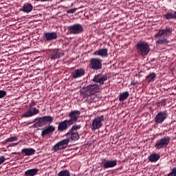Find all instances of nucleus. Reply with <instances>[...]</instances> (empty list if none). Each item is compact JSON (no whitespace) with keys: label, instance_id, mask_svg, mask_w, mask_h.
<instances>
[{"label":"nucleus","instance_id":"nucleus-1","mask_svg":"<svg viewBox=\"0 0 176 176\" xmlns=\"http://www.w3.org/2000/svg\"><path fill=\"white\" fill-rule=\"evenodd\" d=\"M69 120H65L63 122H58V131L60 133L65 131L69 126H72V124H75L78 122V120L80 118V111L79 110L72 111L69 113Z\"/></svg>","mask_w":176,"mask_h":176},{"label":"nucleus","instance_id":"nucleus-2","mask_svg":"<svg viewBox=\"0 0 176 176\" xmlns=\"http://www.w3.org/2000/svg\"><path fill=\"white\" fill-rule=\"evenodd\" d=\"M136 50L140 56H148L151 52V47L147 42L141 41L137 43Z\"/></svg>","mask_w":176,"mask_h":176},{"label":"nucleus","instance_id":"nucleus-3","mask_svg":"<svg viewBox=\"0 0 176 176\" xmlns=\"http://www.w3.org/2000/svg\"><path fill=\"white\" fill-rule=\"evenodd\" d=\"M89 69L100 71L102 69V60L98 58H93L89 63Z\"/></svg>","mask_w":176,"mask_h":176},{"label":"nucleus","instance_id":"nucleus-4","mask_svg":"<svg viewBox=\"0 0 176 176\" xmlns=\"http://www.w3.org/2000/svg\"><path fill=\"white\" fill-rule=\"evenodd\" d=\"M67 29L71 35H79L83 32V26L80 23L72 25Z\"/></svg>","mask_w":176,"mask_h":176},{"label":"nucleus","instance_id":"nucleus-5","mask_svg":"<svg viewBox=\"0 0 176 176\" xmlns=\"http://www.w3.org/2000/svg\"><path fill=\"white\" fill-rule=\"evenodd\" d=\"M105 120L104 116H100L93 120L91 124V130H98L102 127V122Z\"/></svg>","mask_w":176,"mask_h":176},{"label":"nucleus","instance_id":"nucleus-6","mask_svg":"<svg viewBox=\"0 0 176 176\" xmlns=\"http://www.w3.org/2000/svg\"><path fill=\"white\" fill-rule=\"evenodd\" d=\"M170 138L169 136L164 137L161 139H159L155 144V148H156V149L167 148V146L168 145V144H170Z\"/></svg>","mask_w":176,"mask_h":176},{"label":"nucleus","instance_id":"nucleus-7","mask_svg":"<svg viewBox=\"0 0 176 176\" xmlns=\"http://www.w3.org/2000/svg\"><path fill=\"white\" fill-rule=\"evenodd\" d=\"M167 118H168V113L167 111H160L155 116L154 122L157 124H162Z\"/></svg>","mask_w":176,"mask_h":176},{"label":"nucleus","instance_id":"nucleus-8","mask_svg":"<svg viewBox=\"0 0 176 176\" xmlns=\"http://www.w3.org/2000/svg\"><path fill=\"white\" fill-rule=\"evenodd\" d=\"M100 166L103 168H113V167L118 166V160H107V159L103 158L102 159Z\"/></svg>","mask_w":176,"mask_h":176},{"label":"nucleus","instance_id":"nucleus-9","mask_svg":"<svg viewBox=\"0 0 176 176\" xmlns=\"http://www.w3.org/2000/svg\"><path fill=\"white\" fill-rule=\"evenodd\" d=\"M71 140H69V138H66L65 140H63L58 142L54 146V149L55 152H58V151H61V149H65L67 146H68V144H69Z\"/></svg>","mask_w":176,"mask_h":176},{"label":"nucleus","instance_id":"nucleus-10","mask_svg":"<svg viewBox=\"0 0 176 176\" xmlns=\"http://www.w3.org/2000/svg\"><path fill=\"white\" fill-rule=\"evenodd\" d=\"M92 80L96 83H100V85H104V82L108 80V76L102 75V73L96 74Z\"/></svg>","mask_w":176,"mask_h":176},{"label":"nucleus","instance_id":"nucleus-11","mask_svg":"<svg viewBox=\"0 0 176 176\" xmlns=\"http://www.w3.org/2000/svg\"><path fill=\"white\" fill-rule=\"evenodd\" d=\"M100 92V85L97 84L90 85L87 87V93L89 94H95Z\"/></svg>","mask_w":176,"mask_h":176},{"label":"nucleus","instance_id":"nucleus-12","mask_svg":"<svg viewBox=\"0 0 176 176\" xmlns=\"http://www.w3.org/2000/svg\"><path fill=\"white\" fill-rule=\"evenodd\" d=\"M163 19L165 20H176V11L169 10L166 14L163 15Z\"/></svg>","mask_w":176,"mask_h":176},{"label":"nucleus","instance_id":"nucleus-13","mask_svg":"<svg viewBox=\"0 0 176 176\" xmlns=\"http://www.w3.org/2000/svg\"><path fill=\"white\" fill-rule=\"evenodd\" d=\"M65 137L69 138V141H78L79 140L80 136L78 132H71V131H68V132L65 135Z\"/></svg>","mask_w":176,"mask_h":176},{"label":"nucleus","instance_id":"nucleus-14","mask_svg":"<svg viewBox=\"0 0 176 176\" xmlns=\"http://www.w3.org/2000/svg\"><path fill=\"white\" fill-rule=\"evenodd\" d=\"M39 113V110L36 108L30 107V109L25 113L23 114V118H30V116H34V115H37Z\"/></svg>","mask_w":176,"mask_h":176},{"label":"nucleus","instance_id":"nucleus-15","mask_svg":"<svg viewBox=\"0 0 176 176\" xmlns=\"http://www.w3.org/2000/svg\"><path fill=\"white\" fill-rule=\"evenodd\" d=\"M85 69H78L75 71L74 73H72V77L73 79H78V78H82L85 75Z\"/></svg>","mask_w":176,"mask_h":176},{"label":"nucleus","instance_id":"nucleus-16","mask_svg":"<svg viewBox=\"0 0 176 176\" xmlns=\"http://www.w3.org/2000/svg\"><path fill=\"white\" fill-rule=\"evenodd\" d=\"M94 56H100V57H108V48H102L94 52Z\"/></svg>","mask_w":176,"mask_h":176},{"label":"nucleus","instance_id":"nucleus-17","mask_svg":"<svg viewBox=\"0 0 176 176\" xmlns=\"http://www.w3.org/2000/svg\"><path fill=\"white\" fill-rule=\"evenodd\" d=\"M46 41H54L57 38V32H47L45 33Z\"/></svg>","mask_w":176,"mask_h":176},{"label":"nucleus","instance_id":"nucleus-18","mask_svg":"<svg viewBox=\"0 0 176 176\" xmlns=\"http://www.w3.org/2000/svg\"><path fill=\"white\" fill-rule=\"evenodd\" d=\"M56 131V126L53 125H48L45 128V135H51Z\"/></svg>","mask_w":176,"mask_h":176},{"label":"nucleus","instance_id":"nucleus-19","mask_svg":"<svg viewBox=\"0 0 176 176\" xmlns=\"http://www.w3.org/2000/svg\"><path fill=\"white\" fill-rule=\"evenodd\" d=\"M33 9L32 5L31 3H26L20 9L21 12H24L25 13H30Z\"/></svg>","mask_w":176,"mask_h":176},{"label":"nucleus","instance_id":"nucleus-20","mask_svg":"<svg viewBox=\"0 0 176 176\" xmlns=\"http://www.w3.org/2000/svg\"><path fill=\"white\" fill-rule=\"evenodd\" d=\"M160 159V155L158 153H153L148 157V162L156 163Z\"/></svg>","mask_w":176,"mask_h":176},{"label":"nucleus","instance_id":"nucleus-21","mask_svg":"<svg viewBox=\"0 0 176 176\" xmlns=\"http://www.w3.org/2000/svg\"><path fill=\"white\" fill-rule=\"evenodd\" d=\"M156 79V73L152 72L150 73L146 77V81L147 83H153Z\"/></svg>","mask_w":176,"mask_h":176},{"label":"nucleus","instance_id":"nucleus-22","mask_svg":"<svg viewBox=\"0 0 176 176\" xmlns=\"http://www.w3.org/2000/svg\"><path fill=\"white\" fill-rule=\"evenodd\" d=\"M129 97H130V93L129 92V91L122 92L120 94L119 101H120V102H122L123 101H126V100H127Z\"/></svg>","mask_w":176,"mask_h":176},{"label":"nucleus","instance_id":"nucleus-23","mask_svg":"<svg viewBox=\"0 0 176 176\" xmlns=\"http://www.w3.org/2000/svg\"><path fill=\"white\" fill-rule=\"evenodd\" d=\"M34 127H42L45 126V117L39 118L36 120V123L33 125Z\"/></svg>","mask_w":176,"mask_h":176},{"label":"nucleus","instance_id":"nucleus-24","mask_svg":"<svg viewBox=\"0 0 176 176\" xmlns=\"http://www.w3.org/2000/svg\"><path fill=\"white\" fill-rule=\"evenodd\" d=\"M21 152L22 153H25V156H32V155H35V149L32 148H23Z\"/></svg>","mask_w":176,"mask_h":176},{"label":"nucleus","instance_id":"nucleus-25","mask_svg":"<svg viewBox=\"0 0 176 176\" xmlns=\"http://www.w3.org/2000/svg\"><path fill=\"white\" fill-rule=\"evenodd\" d=\"M61 56H63V52H61L60 50H55L53 52V54L51 56V60H57V58H60Z\"/></svg>","mask_w":176,"mask_h":176},{"label":"nucleus","instance_id":"nucleus-26","mask_svg":"<svg viewBox=\"0 0 176 176\" xmlns=\"http://www.w3.org/2000/svg\"><path fill=\"white\" fill-rule=\"evenodd\" d=\"M38 171H39L38 168L29 169L25 172V175L26 176L36 175V174H38Z\"/></svg>","mask_w":176,"mask_h":176},{"label":"nucleus","instance_id":"nucleus-27","mask_svg":"<svg viewBox=\"0 0 176 176\" xmlns=\"http://www.w3.org/2000/svg\"><path fill=\"white\" fill-rule=\"evenodd\" d=\"M85 97L87 98V101L89 102H93V101H94V98H96V95L86 92Z\"/></svg>","mask_w":176,"mask_h":176},{"label":"nucleus","instance_id":"nucleus-28","mask_svg":"<svg viewBox=\"0 0 176 176\" xmlns=\"http://www.w3.org/2000/svg\"><path fill=\"white\" fill-rule=\"evenodd\" d=\"M170 41L166 38V36H164L162 38V37L158 38V40L157 41V45H166Z\"/></svg>","mask_w":176,"mask_h":176},{"label":"nucleus","instance_id":"nucleus-29","mask_svg":"<svg viewBox=\"0 0 176 176\" xmlns=\"http://www.w3.org/2000/svg\"><path fill=\"white\" fill-rule=\"evenodd\" d=\"M82 126L80 124L76 125L74 124L72 126L71 129L69 130V131H71V133L74 132V133H78V130H80V128Z\"/></svg>","mask_w":176,"mask_h":176},{"label":"nucleus","instance_id":"nucleus-30","mask_svg":"<svg viewBox=\"0 0 176 176\" xmlns=\"http://www.w3.org/2000/svg\"><path fill=\"white\" fill-rule=\"evenodd\" d=\"M58 176H71V173L69 170H61L58 173Z\"/></svg>","mask_w":176,"mask_h":176},{"label":"nucleus","instance_id":"nucleus-31","mask_svg":"<svg viewBox=\"0 0 176 176\" xmlns=\"http://www.w3.org/2000/svg\"><path fill=\"white\" fill-rule=\"evenodd\" d=\"M54 118L53 117L50 116H45V123H49V124H51V123L53 122Z\"/></svg>","mask_w":176,"mask_h":176},{"label":"nucleus","instance_id":"nucleus-32","mask_svg":"<svg viewBox=\"0 0 176 176\" xmlns=\"http://www.w3.org/2000/svg\"><path fill=\"white\" fill-rule=\"evenodd\" d=\"M163 35H164V31L163 30H161L158 32L157 34L155 35V38H162Z\"/></svg>","mask_w":176,"mask_h":176},{"label":"nucleus","instance_id":"nucleus-33","mask_svg":"<svg viewBox=\"0 0 176 176\" xmlns=\"http://www.w3.org/2000/svg\"><path fill=\"white\" fill-rule=\"evenodd\" d=\"M164 35H170L171 32H173V28H166L165 30H163Z\"/></svg>","mask_w":176,"mask_h":176},{"label":"nucleus","instance_id":"nucleus-34","mask_svg":"<svg viewBox=\"0 0 176 176\" xmlns=\"http://www.w3.org/2000/svg\"><path fill=\"white\" fill-rule=\"evenodd\" d=\"M16 140H17V137H11L6 140V142H13V141H16Z\"/></svg>","mask_w":176,"mask_h":176},{"label":"nucleus","instance_id":"nucleus-35","mask_svg":"<svg viewBox=\"0 0 176 176\" xmlns=\"http://www.w3.org/2000/svg\"><path fill=\"white\" fill-rule=\"evenodd\" d=\"M167 176H176V168H173L172 171Z\"/></svg>","mask_w":176,"mask_h":176},{"label":"nucleus","instance_id":"nucleus-36","mask_svg":"<svg viewBox=\"0 0 176 176\" xmlns=\"http://www.w3.org/2000/svg\"><path fill=\"white\" fill-rule=\"evenodd\" d=\"M77 10H78V8H72V9H70V10H67V13H68L69 14H74Z\"/></svg>","mask_w":176,"mask_h":176},{"label":"nucleus","instance_id":"nucleus-37","mask_svg":"<svg viewBox=\"0 0 176 176\" xmlns=\"http://www.w3.org/2000/svg\"><path fill=\"white\" fill-rule=\"evenodd\" d=\"M6 96V91L3 90L0 91V98H3V97Z\"/></svg>","mask_w":176,"mask_h":176},{"label":"nucleus","instance_id":"nucleus-38","mask_svg":"<svg viewBox=\"0 0 176 176\" xmlns=\"http://www.w3.org/2000/svg\"><path fill=\"white\" fill-rule=\"evenodd\" d=\"M160 103H161V107H166V99L161 100Z\"/></svg>","mask_w":176,"mask_h":176},{"label":"nucleus","instance_id":"nucleus-39","mask_svg":"<svg viewBox=\"0 0 176 176\" xmlns=\"http://www.w3.org/2000/svg\"><path fill=\"white\" fill-rule=\"evenodd\" d=\"M5 162V157L1 156L0 157V164H2Z\"/></svg>","mask_w":176,"mask_h":176},{"label":"nucleus","instance_id":"nucleus-40","mask_svg":"<svg viewBox=\"0 0 176 176\" xmlns=\"http://www.w3.org/2000/svg\"><path fill=\"white\" fill-rule=\"evenodd\" d=\"M131 86H135V85H138V81L133 80L131 82Z\"/></svg>","mask_w":176,"mask_h":176},{"label":"nucleus","instance_id":"nucleus-41","mask_svg":"<svg viewBox=\"0 0 176 176\" xmlns=\"http://www.w3.org/2000/svg\"><path fill=\"white\" fill-rule=\"evenodd\" d=\"M42 135H43V137H45V129H42Z\"/></svg>","mask_w":176,"mask_h":176},{"label":"nucleus","instance_id":"nucleus-42","mask_svg":"<svg viewBox=\"0 0 176 176\" xmlns=\"http://www.w3.org/2000/svg\"><path fill=\"white\" fill-rule=\"evenodd\" d=\"M8 142H6V140L5 141L2 142L1 144L3 145H6V144H8Z\"/></svg>","mask_w":176,"mask_h":176},{"label":"nucleus","instance_id":"nucleus-43","mask_svg":"<svg viewBox=\"0 0 176 176\" xmlns=\"http://www.w3.org/2000/svg\"><path fill=\"white\" fill-rule=\"evenodd\" d=\"M160 105H162V104L160 103V102L157 103V106L160 107Z\"/></svg>","mask_w":176,"mask_h":176},{"label":"nucleus","instance_id":"nucleus-44","mask_svg":"<svg viewBox=\"0 0 176 176\" xmlns=\"http://www.w3.org/2000/svg\"><path fill=\"white\" fill-rule=\"evenodd\" d=\"M82 8H85V6H80V7H78V8H77V10H78V9H82Z\"/></svg>","mask_w":176,"mask_h":176},{"label":"nucleus","instance_id":"nucleus-45","mask_svg":"<svg viewBox=\"0 0 176 176\" xmlns=\"http://www.w3.org/2000/svg\"><path fill=\"white\" fill-rule=\"evenodd\" d=\"M17 146V143L14 144V146Z\"/></svg>","mask_w":176,"mask_h":176},{"label":"nucleus","instance_id":"nucleus-46","mask_svg":"<svg viewBox=\"0 0 176 176\" xmlns=\"http://www.w3.org/2000/svg\"><path fill=\"white\" fill-rule=\"evenodd\" d=\"M12 155H17V153H12Z\"/></svg>","mask_w":176,"mask_h":176},{"label":"nucleus","instance_id":"nucleus-47","mask_svg":"<svg viewBox=\"0 0 176 176\" xmlns=\"http://www.w3.org/2000/svg\"><path fill=\"white\" fill-rule=\"evenodd\" d=\"M45 1H49L50 2H52V1H53V0H45Z\"/></svg>","mask_w":176,"mask_h":176},{"label":"nucleus","instance_id":"nucleus-48","mask_svg":"<svg viewBox=\"0 0 176 176\" xmlns=\"http://www.w3.org/2000/svg\"><path fill=\"white\" fill-rule=\"evenodd\" d=\"M42 1V2H45V0H41Z\"/></svg>","mask_w":176,"mask_h":176}]
</instances>
